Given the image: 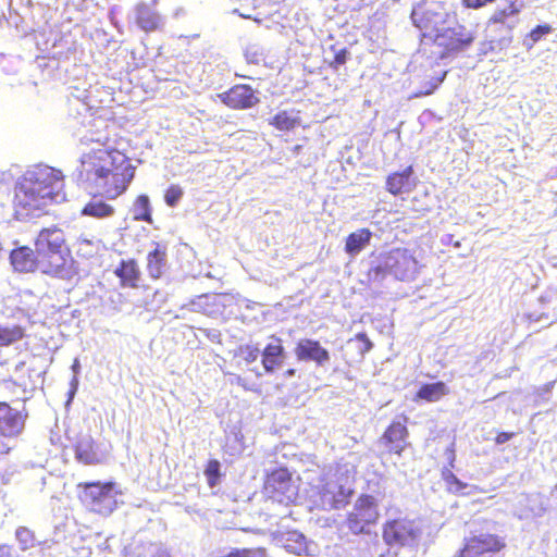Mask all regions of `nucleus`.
<instances>
[{"instance_id":"nucleus-23","label":"nucleus","mask_w":557,"mask_h":557,"mask_svg":"<svg viewBox=\"0 0 557 557\" xmlns=\"http://www.w3.org/2000/svg\"><path fill=\"white\" fill-rule=\"evenodd\" d=\"M371 237L372 232L367 227H362L356 232L350 233L346 237L345 242L346 253L349 256L358 255L370 244Z\"/></svg>"},{"instance_id":"nucleus-21","label":"nucleus","mask_w":557,"mask_h":557,"mask_svg":"<svg viewBox=\"0 0 557 557\" xmlns=\"http://www.w3.org/2000/svg\"><path fill=\"white\" fill-rule=\"evenodd\" d=\"M449 394V388L442 382L422 384L417 391L413 400H424L428 403H435L441 400L444 396Z\"/></svg>"},{"instance_id":"nucleus-31","label":"nucleus","mask_w":557,"mask_h":557,"mask_svg":"<svg viewBox=\"0 0 557 557\" xmlns=\"http://www.w3.org/2000/svg\"><path fill=\"white\" fill-rule=\"evenodd\" d=\"M260 355V349L256 345L250 344L238 346L234 352V357L237 358L239 362H243L245 364H250L255 362Z\"/></svg>"},{"instance_id":"nucleus-19","label":"nucleus","mask_w":557,"mask_h":557,"mask_svg":"<svg viewBox=\"0 0 557 557\" xmlns=\"http://www.w3.org/2000/svg\"><path fill=\"white\" fill-rule=\"evenodd\" d=\"M379 518L377 502L374 496L361 494L351 512L352 522H375Z\"/></svg>"},{"instance_id":"nucleus-6","label":"nucleus","mask_w":557,"mask_h":557,"mask_svg":"<svg viewBox=\"0 0 557 557\" xmlns=\"http://www.w3.org/2000/svg\"><path fill=\"white\" fill-rule=\"evenodd\" d=\"M354 483L355 478L348 471H337L332 478L324 480L318 491L321 508L345 507L355 493Z\"/></svg>"},{"instance_id":"nucleus-32","label":"nucleus","mask_w":557,"mask_h":557,"mask_svg":"<svg viewBox=\"0 0 557 557\" xmlns=\"http://www.w3.org/2000/svg\"><path fill=\"white\" fill-rule=\"evenodd\" d=\"M221 465L216 459H210L205 468V475L210 487L218 485L221 478Z\"/></svg>"},{"instance_id":"nucleus-9","label":"nucleus","mask_w":557,"mask_h":557,"mask_svg":"<svg viewBox=\"0 0 557 557\" xmlns=\"http://www.w3.org/2000/svg\"><path fill=\"white\" fill-rule=\"evenodd\" d=\"M26 414L14 409L5 401H0V455L12 449L11 442L23 431Z\"/></svg>"},{"instance_id":"nucleus-3","label":"nucleus","mask_w":557,"mask_h":557,"mask_svg":"<svg viewBox=\"0 0 557 557\" xmlns=\"http://www.w3.org/2000/svg\"><path fill=\"white\" fill-rule=\"evenodd\" d=\"M34 245L41 273L62 277L69 272L73 258L62 230L55 226L40 230Z\"/></svg>"},{"instance_id":"nucleus-24","label":"nucleus","mask_w":557,"mask_h":557,"mask_svg":"<svg viewBox=\"0 0 557 557\" xmlns=\"http://www.w3.org/2000/svg\"><path fill=\"white\" fill-rule=\"evenodd\" d=\"M126 557H171L168 550L158 543L132 544L126 548Z\"/></svg>"},{"instance_id":"nucleus-41","label":"nucleus","mask_w":557,"mask_h":557,"mask_svg":"<svg viewBox=\"0 0 557 557\" xmlns=\"http://www.w3.org/2000/svg\"><path fill=\"white\" fill-rule=\"evenodd\" d=\"M462 5L468 9H480L487 3L493 2L492 0H461Z\"/></svg>"},{"instance_id":"nucleus-27","label":"nucleus","mask_w":557,"mask_h":557,"mask_svg":"<svg viewBox=\"0 0 557 557\" xmlns=\"http://www.w3.org/2000/svg\"><path fill=\"white\" fill-rule=\"evenodd\" d=\"M283 546L289 553L301 555L307 553L306 537L304 534L293 531L287 532L283 539Z\"/></svg>"},{"instance_id":"nucleus-1","label":"nucleus","mask_w":557,"mask_h":557,"mask_svg":"<svg viewBox=\"0 0 557 557\" xmlns=\"http://www.w3.org/2000/svg\"><path fill=\"white\" fill-rule=\"evenodd\" d=\"M79 177L101 188L109 198L122 195L134 178L135 166L122 151L99 148L81 158Z\"/></svg>"},{"instance_id":"nucleus-14","label":"nucleus","mask_w":557,"mask_h":557,"mask_svg":"<svg viewBox=\"0 0 557 557\" xmlns=\"http://www.w3.org/2000/svg\"><path fill=\"white\" fill-rule=\"evenodd\" d=\"M269 339L260 355L261 364L265 373H273L283 366L286 351L281 337L271 335Z\"/></svg>"},{"instance_id":"nucleus-16","label":"nucleus","mask_w":557,"mask_h":557,"mask_svg":"<svg viewBox=\"0 0 557 557\" xmlns=\"http://www.w3.org/2000/svg\"><path fill=\"white\" fill-rule=\"evenodd\" d=\"M10 261L14 270L22 273L40 271V263L37 258L36 249L28 246H20L10 253Z\"/></svg>"},{"instance_id":"nucleus-7","label":"nucleus","mask_w":557,"mask_h":557,"mask_svg":"<svg viewBox=\"0 0 557 557\" xmlns=\"http://www.w3.org/2000/svg\"><path fill=\"white\" fill-rule=\"evenodd\" d=\"M264 492L278 503H293L298 496V487L293 474L286 467L275 468L264 475Z\"/></svg>"},{"instance_id":"nucleus-15","label":"nucleus","mask_w":557,"mask_h":557,"mask_svg":"<svg viewBox=\"0 0 557 557\" xmlns=\"http://www.w3.org/2000/svg\"><path fill=\"white\" fill-rule=\"evenodd\" d=\"M383 537L388 545H413L419 530L413 524H384Z\"/></svg>"},{"instance_id":"nucleus-43","label":"nucleus","mask_w":557,"mask_h":557,"mask_svg":"<svg viewBox=\"0 0 557 557\" xmlns=\"http://www.w3.org/2000/svg\"><path fill=\"white\" fill-rule=\"evenodd\" d=\"M0 557H16V552L12 546L0 545Z\"/></svg>"},{"instance_id":"nucleus-35","label":"nucleus","mask_w":557,"mask_h":557,"mask_svg":"<svg viewBox=\"0 0 557 557\" xmlns=\"http://www.w3.org/2000/svg\"><path fill=\"white\" fill-rule=\"evenodd\" d=\"M222 557H267L264 548H232Z\"/></svg>"},{"instance_id":"nucleus-18","label":"nucleus","mask_w":557,"mask_h":557,"mask_svg":"<svg viewBox=\"0 0 557 557\" xmlns=\"http://www.w3.org/2000/svg\"><path fill=\"white\" fill-rule=\"evenodd\" d=\"M114 275L120 280L121 287L133 289L139 287L141 270L134 258L121 260L114 269Z\"/></svg>"},{"instance_id":"nucleus-22","label":"nucleus","mask_w":557,"mask_h":557,"mask_svg":"<svg viewBox=\"0 0 557 557\" xmlns=\"http://www.w3.org/2000/svg\"><path fill=\"white\" fill-rule=\"evenodd\" d=\"M166 264V249L156 243V247L147 255V271L150 277L158 280L162 276Z\"/></svg>"},{"instance_id":"nucleus-17","label":"nucleus","mask_w":557,"mask_h":557,"mask_svg":"<svg viewBox=\"0 0 557 557\" xmlns=\"http://www.w3.org/2000/svg\"><path fill=\"white\" fill-rule=\"evenodd\" d=\"M412 175H413L412 165H408L407 168H405L401 171H396V172L391 173L386 177V182H385L386 190L394 196L412 191L416 187V182H414Z\"/></svg>"},{"instance_id":"nucleus-2","label":"nucleus","mask_w":557,"mask_h":557,"mask_svg":"<svg viewBox=\"0 0 557 557\" xmlns=\"http://www.w3.org/2000/svg\"><path fill=\"white\" fill-rule=\"evenodd\" d=\"M61 171L45 166L28 173L14 188L13 210L16 219L45 212L55 202L63 188Z\"/></svg>"},{"instance_id":"nucleus-36","label":"nucleus","mask_w":557,"mask_h":557,"mask_svg":"<svg viewBox=\"0 0 557 557\" xmlns=\"http://www.w3.org/2000/svg\"><path fill=\"white\" fill-rule=\"evenodd\" d=\"M183 194V188L180 185L172 184L164 193V201L169 207L173 208L178 203Z\"/></svg>"},{"instance_id":"nucleus-28","label":"nucleus","mask_w":557,"mask_h":557,"mask_svg":"<svg viewBox=\"0 0 557 557\" xmlns=\"http://www.w3.org/2000/svg\"><path fill=\"white\" fill-rule=\"evenodd\" d=\"M114 213V208L103 201H89L82 209V214L102 219L110 216Z\"/></svg>"},{"instance_id":"nucleus-29","label":"nucleus","mask_w":557,"mask_h":557,"mask_svg":"<svg viewBox=\"0 0 557 557\" xmlns=\"http://www.w3.org/2000/svg\"><path fill=\"white\" fill-rule=\"evenodd\" d=\"M25 336V330L21 325H0V346H9L21 341Z\"/></svg>"},{"instance_id":"nucleus-13","label":"nucleus","mask_w":557,"mask_h":557,"mask_svg":"<svg viewBox=\"0 0 557 557\" xmlns=\"http://www.w3.org/2000/svg\"><path fill=\"white\" fill-rule=\"evenodd\" d=\"M295 357L298 361L314 362L318 367L324 366L330 360V352L319 341L301 338L296 343Z\"/></svg>"},{"instance_id":"nucleus-10","label":"nucleus","mask_w":557,"mask_h":557,"mask_svg":"<svg viewBox=\"0 0 557 557\" xmlns=\"http://www.w3.org/2000/svg\"><path fill=\"white\" fill-rule=\"evenodd\" d=\"M407 420L408 418L403 416L401 421H392L383 432L381 442L389 454L401 456L408 446L407 438L409 436V431L407 428Z\"/></svg>"},{"instance_id":"nucleus-12","label":"nucleus","mask_w":557,"mask_h":557,"mask_svg":"<svg viewBox=\"0 0 557 557\" xmlns=\"http://www.w3.org/2000/svg\"><path fill=\"white\" fill-rule=\"evenodd\" d=\"M221 101L233 110L252 108L259 102L255 90L246 84H237L219 95Z\"/></svg>"},{"instance_id":"nucleus-34","label":"nucleus","mask_w":557,"mask_h":557,"mask_svg":"<svg viewBox=\"0 0 557 557\" xmlns=\"http://www.w3.org/2000/svg\"><path fill=\"white\" fill-rule=\"evenodd\" d=\"M389 274L386 262L381 258V263L369 268L367 271V278L370 282H381Z\"/></svg>"},{"instance_id":"nucleus-42","label":"nucleus","mask_w":557,"mask_h":557,"mask_svg":"<svg viewBox=\"0 0 557 557\" xmlns=\"http://www.w3.org/2000/svg\"><path fill=\"white\" fill-rule=\"evenodd\" d=\"M515 436V433L513 432H498L495 436V443L500 445V444H504L508 441H510L512 437Z\"/></svg>"},{"instance_id":"nucleus-26","label":"nucleus","mask_w":557,"mask_h":557,"mask_svg":"<svg viewBox=\"0 0 557 557\" xmlns=\"http://www.w3.org/2000/svg\"><path fill=\"white\" fill-rule=\"evenodd\" d=\"M133 219L135 221H145L152 223L151 206L147 195L136 197L133 206Z\"/></svg>"},{"instance_id":"nucleus-20","label":"nucleus","mask_w":557,"mask_h":557,"mask_svg":"<svg viewBox=\"0 0 557 557\" xmlns=\"http://www.w3.org/2000/svg\"><path fill=\"white\" fill-rule=\"evenodd\" d=\"M297 110H281L275 113L269 124L280 132H290L301 124V117Z\"/></svg>"},{"instance_id":"nucleus-39","label":"nucleus","mask_w":557,"mask_h":557,"mask_svg":"<svg viewBox=\"0 0 557 557\" xmlns=\"http://www.w3.org/2000/svg\"><path fill=\"white\" fill-rule=\"evenodd\" d=\"M445 482L449 491L458 493L467 487V484L462 483L454 473L449 472L445 475Z\"/></svg>"},{"instance_id":"nucleus-11","label":"nucleus","mask_w":557,"mask_h":557,"mask_svg":"<svg viewBox=\"0 0 557 557\" xmlns=\"http://www.w3.org/2000/svg\"><path fill=\"white\" fill-rule=\"evenodd\" d=\"M75 459L87 466L99 465L104 460L99 445L89 432H79L73 444Z\"/></svg>"},{"instance_id":"nucleus-45","label":"nucleus","mask_w":557,"mask_h":557,"mask_svg":"<svg viewBox=\"0 0 557 557\" xmlns=\"http://www.w3.org/2000/svg\"><path fill=\"white\" fill-rule=\"evenodd\" d=\"M296 374V369L289 368L284 372L285 376H294Z\"/></svg>"},{"instance_id":"nucleus-37","label":"nucleus","mask_w":557,"mask_h":557,"mask_svg":"<svg viewBox=\"0 0 557 557\" xmlns=\"http://www.w3.org/2000/svg\"><path fill=\"white\" fill-rule=\"evenodd\" d=\"M15 534H16V539L21 543L23 549H26L27 547L33 546L35 544V542H38L35 539L33 531H30L26 527L17 528Z\"/></svg>"},{"instance_id":"nucleus-8","label":"nucleus","mask_w":557,"mask_h":557,"mask_svg":"<svg viewBox=\"0 0 557 557\" xmlns=\"http://www.w3.org/2000/svg\"><path fill=\"white\" fill-rule=\"evenodd\" d=\"M389 270V275L398 281H410L419 272V262L407 248L396 247L381 255Z\"/></svg>"},{"instance_id":"nucleus-44","label":"nucleus","mask_w":557,"mask_h":557,"mask_svg":"<svg viewBox=\"0 0 557 557\" xmlns=\"http://www.w3.org/2000/svg\"><path fill=\"white\" fill-rule=\"evenodd\" d=\"M351 528V530L355 532V533H358V532H363L364 531V525L363 524H359V523H356V524H349Z\"/></svg>"},{"instance_id":"nucleus-47","label":"nucleus","mask_w":557,"mask_h":557,"mask_svg":"<svg viewBox=\"0 0 557 557\" xmlns=\"http://www.w3.org/2000/svg\"><path fill=\"white\" fill-rule=\"evenodd\" d=\"M554 490L557 492V483L555 484Z\"/></svg>"},{"instance_id":"nucleus-5","label":"nucleus","mask_w":557,"mask_h":557,"mask_svg":"<svg viewBox=\"0 0 557 557\" xmlns=\"http://www.w3.org/2000/svg\"><path fill=\"white\" fill-rule=\"evenodd\" d=\"M79 500L92 512L109 516L117 507V495L122 492L114 481L81 482L77 484Z\"/></svg>"},{"instance_id":"nucleus-38","label":"nucleus","mask_w":557,"mask_h":557,"mask_svg":"<svg viewBox=\"0 0 557 557\" xmlns=\"http://www.w3.org/2000/svg\"><path fill=\"white\" fill-rule=\"evenodd\" d=\"M331 50L334 51V58L329 62V66L337 70L347 62L350 53L347 48L336 49L335 46H331Z\"/></svg>"},{"instance_id":"nucleus-40","label":"nucleus","mask_w":557,"mask_h":557,"mask_svg":"<svg viewBox=\"0 0 557 557\" xmlns=\"http://www.w3.org/2000/svg\"><path fill=\"white\" fill-rule=\"evenodd\" d=\"M553 28L548 24L537 25L530 33L529 37L533 42H537L543 36L552 33Z\"/></svg>"},{"instance_id":"nucleus-25","label":"nucleus","mask_w":557,"mask_h":557,"mask_svg":"<svg viewBox=\"0 0 557 557\" xmlns=\"http://www.w3.org/2000/svg\"><path fill=\"white\" fill-rule=\"evenodd\" d=\"M348 344L356 345L355 358L347 359L346 362L350 364L352 361H361L366 354L373 348V343L364 332L357 333L354 337L349 338Z\"/></svg>"},{"instance_id":"nucleus-33","label":"nucleus","mask_w":557,"mask_h":557,"mask_svg":"<svg viewBox=\"0 0 557 557\" xmlns=\"http://www.w3.org/2000/svg\"><path fill=\"white\" fill-rule=\"evenodd\" d=\"M447 71H443L440 75L434 77L431 82L425 83L422 88L416 92V97H424L432 95L445 81Z\"/></svg>"},{"instance_id":"nucleus-30","label":"nucleus","mask_w":557,"mask_h":557,"mask_svg":"<svg viewBox=\"0 0 557 557\" xmlns=\"http://www.w3.org/2000/svg\"><path fill=\"white\" fill-rule=\"evenodd\" d=\"M521 5L515 0H510L506 8L496 10L488 18L490 24H505L507 18L511 15L519 14Z\"/></svg>"},{"instance_id":"nucleus-46","label":"nucleus","mask_w":557,"mask_h":557,"mask_svg":"<svg viewBox=\"0 0 557 557\" xmlns=\"http://www.w3.org/2000/svg\"><path fill=\"white\" fill-rule=\"evenodd\" d=\"M237 384L242 385L246 389H249V387L243 383V379L242 377H237Z\"/></svg>"},{"instance_id":"nucleus-48","label":"nucleus","mask_w":557,"mask_h":557,"mask_svg":"<svg viewBox=\"0 0 557 557\" xmlns=\"http://www.w3.org/2000/svg\"><path fill=\"white\" fill-rule=\"evenodd\" d=\"M492 1L494 2L495 0H492Z\"/></svg>"},{"instance_id":"nucleus-4","label":"nucleus","mask_w":557,"mask_h":557,"mask_svg":"<svg viewBox=\"0 0 557 557\" xmlns=\"http://www.w3.org/2000/svg\"><path fill=\"white\" fill-rule=\"evenodd\" d=\"M474 36L463 25L437 29L435 34L422 33L420 50L431 59H445L469 48Z\"/></svg>"}]
</instances>
